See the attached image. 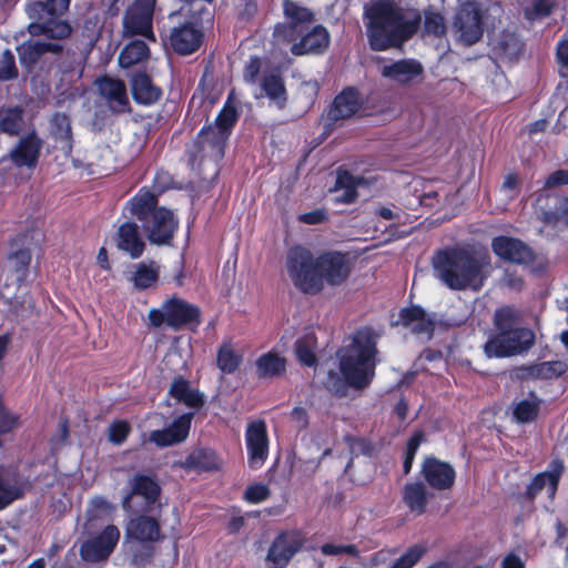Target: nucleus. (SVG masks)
<instances>
[{"label": "nucleus", "instance_id": "4d7b16f0", "mask_svg": "<svg viewBox=\"0 0 568 568\" xmlns=\"http://www.w3.org/2000/svg\"><path fill=\"white\" fill-rule=\"evenodd\" d=\"M245 499L252 504L264 501L270 496V490L264 484H255L245 490Z\"/></svg>", "mask_w": 568, "mask_h": 568}, {"label": "nucleus", "instance_id": "774afa93", "mask_svg": "<svg viewBox=\"0 0 568 568\" xmlns=\"http://www.w3.org/2000/svg\"><path fill=\"white\" fill-rule=\"evenodd\" d=\"M557 60L561 67H568V36L557 45Z\"/></svg>", "mask_w": 568, "mask_h": 568}, {"label": "nucleus", "instance_id": "58836bf2", "mask_svg": "<svg viewBox=\"0 0 568 568\" xmlns=\"http://www.w3.org/2000/svg\"><path fill=\"white\" fill-rule=\"evenodd\" d=\"M59 49L60 45H58L57 43L43 42L41 40L31 39L22 43L18 48V53L20 61L23 64L30 65L37 61V59L42 52H57Z\"/></svg>", "mask_w": 568, "mask_h": 568}, {"label": "nucleus", "instance_id": "37998d69", "mask_svg": "<svg viewBox=\"0 0 568 568\" xmlns=\"http://www.w3.org/2000/svg\"><path fill=\"white\" fill-rule=\"evenodd\" d=\"M155 204L154 195L146 190H141L130 202L128 209L131 214L136 215L140 220H146L151 212L153 211V206Z\"/></svg>", "mask_w": 568, "mask_h": 568}, {"label": "nucleus", "instance_id": "20e7f679", "mask_svg": "<svg viewBox=\"0 0 568 568\" xmlns=\"http://www.w3.org/2000/svg\"><path fill=\"white\" fill-rule=\"evenodd\" d=\"M285 21L277 26L274 38L277 42H294L291 50L295 55L314 52L320 47V26L314 24V14L293 1H283Z\"/></svg>", "mask_w": 568, "mask_h": 568}, {"label": "nucleus", "instance_id": "412c9836", "mask_svg": "<svg viewBox=\"0 0 568 568\" xmlns=\"http://www.w3.org/2000/svg\"><path fill=\"white\" fill-rule=\"evenodd\" d=\"M364 184L362 178H356L346 171H338L334 186L329 189V201L347 204L357 197V189Z\"/></svg>", "mask_w": 568, "mask_h": 568}, {"label": "nucleus", "instance_id": "4468645a", "mask_svg": "<svg viewBox=\"0 0 568 568\" xmlns=\"http://www.w3.org/2000/svg\"><path fill=\"white\" fill-rule=\"evenodd\" d=\"M245 442L248 454V464L252 468H260L268 455V437L263 420H254L247 425Z\"/></svg>", "mask_w": 568, "mask_h": 568}, {"label": "nucleus", "instance_id": "39448f33", "mask_svg": "<svg viewBox=\"0 0 568 568\" xmlns=\"http://www.w3.org/2000/svg\"><path fill=\"white\" fill-rule=\"evenodd\" d=\"M70 0L38 1L28 7L31 18L37 21L29 26L32 36H44L51 39H63L71 32L70 26L61 20V16L69 8Z\"/></svg>", "mask_w": 568, "mask_h": 568}, {"label": "nucleus", "instance_id": "1a4fd4ad", "mask_svg": "<svg viewBox=\"0 0 568 568\" xmlns=\"http://www.w3.org/2000/svg\"><path fill=\"white\" fill-rule=\"evenodd\" d=\"M534 333L528 328L516 327L499 333L485 344L488 357H507L528 349L534 344Z\"/></svg>", "mask_w": 568, "mask_h": 568}, {"label": "nucleus", "instance_id": "a19ab883", "mask_svg": "<svg viewBox=\"0 0 568 568\" xmlns=\"http://www.w3.org/2000/svg\"><path fill=\"white\" fill-rule=\"evenodd\" d=\"M149 55V48L144 41L135 40L128 43L119 55V64L121 68H130L143 61Z\"/></svg>", "mask_w": 568, "mask_h": 568}, {"label": "nucleus", "instance_id": "a18cd8bd", "mask_svg": "<svg viewBox=\"0 0 568 568\" xmlns=\"http://www.w3.org/2000/svg\"><path fill=\"white\" fill-rule=\"evenodd\" d=\"M538 409V400L535 397H530L515 404L513 415L518 423H528L536 418Z\"/></svg>", "mask_w": 568, "mask_h": 568}, {"label": "nucleus", "instance_id": "2eb2a0df", "mask_svg": "<svg viewBox=\"0 0 568 568\" xmlns=\"http://www.w3.org/2000/svg\"><path fill=\"white\" fill-rule=\"evenodd\" d=\"M303 542L304 537L300 531H286L278 535L267 552V561L273 564L271 568H284L302 548Z\"/></svg>", "mask_w": 568, "mask_h": 568}, {"label": "nucleus", "instance_id": "5fc2aeb1", "mask_svg": "<svg viewBox=\"0 0 568 568\" xmlns=\"http://www.w3.org/2000/svg\"><path fill=\"white\" fill-rule=\"evenodd\" d=\"M424 548L419 546L410 547L405 555L397 559L392 568H412L423 556Z\"/></svg>", "mask_w": 568, "mask_h": 568}, {"label": "nucleus", "instance_id": "603ef678", "mask_svg": "<svg viewBox=\"0 0 568 568\" xmlns=\"http://www.w3.org/2000/svg\"><path fill=\"white\" fill-rule=\"evenodd\" d=\"M564 372V366L558 362H544L531 369V374L542 378H551Z\"/></svg>", "mask_w": 568, "mask_h": 568}, {"label": "nucleus", "instance_id": "bb28decb", "mask_svg": "<svg viewBox=\"0 0 568 568\" xmlns=\"http://www.w3.org/2000/svg\"><path fill=\"white\" fill-rule=\"evenodd\" d=\"M160 538V526L158 521L151 517L139 516L130 519L125 529V541L134 539L136 541L146 542L155 541Z\"/></svg>", "mask_w": 568, "mask_h": 568}, {"label": "nucleus", "instance_id": "423d86ee", "mask_svg": "<svg viewBox=\"0 0 568 568\" xmlns=\"http://www.w3.org/2000/svg\"><path fill=\"white\" fill-rule=\"evenodd\" d=\"M285 268L296 288L315 294L320 288V257L304 246L288 250Z\"/></svg>", "mask_w": 568, "mask_h": 568}, {"label": "nucleus", "instance_id": "7c9ffc66", "mask_svg": "<svg viewBox=\"0 0 568 568\" xmlns=\"http://www.w3.org/2000/svg\"><path fill=\"white\" fill-rule=\"evenodd\" d=\"M359 106L361 100L357 91L354 89H346L335 98L328 112V118L332 120L347 119L354 115L358 111Z\"/></svg>", "mask_w": 568, "mask_h": 568}, {"label": "nucleus", "instance_id": "bf43d9fd", "mask_svg": "<svg viewBox=\"0 0 568 568\" xmlns=\"http://www.w3.org/2000/svg\"><path fill=\"white\" fill-rule=\"evenodd\" d=\"M14 58L10 51L2 53L0 60V80H9L16 77Z\"/></svg>", "mask_w": 568, "mask_h": 568}, {"label": "nucleus", "instance_id": "72a5a7b5", "mask_svg": "<svg viewBox=\"0 0 568 568\" xmlns=\"http://www.w3.org/2000/svg\"><path fill=\"white\" fill-rule=\"evenodd\" d=\"M494 54L499 59L511 60L521 51V42L515 33L503 32L490 39Z\"/></svg>", "mask_w": 568, "mask_h": 568}, {"label": "nucleus", "instance_id": "f704fd0d", "mask_svg": "<svg viewBox=\"0 0 568 568\" xmlns=\"http://www.w3.org/2000/svg\"><path fill=\"white\" fill-rule=\"evenodd\" d=\"M561 471L562 465L560 463H555L554 469L551 471H546L537 475L528 488L529 495L535 496L539 491L545 490L548 497L552 498L557 490V485Z\"/></svg>", "mask_w": 568, "mask_h": 568}, {"label": "nucleus", "instance_id": "0e129e2a", "mask_svg": "<svg viewBox=\"0 0 568 568\" xmlns=\"http://www.w3.org/2000/svg\"><path fill=\"white\" fill-rule=\"evenodd\" d=\"M561 184H568V170H558L551 173L545 181V187H554Z\"/></svg>", "mask_w": 568, "mask_h": 568}, {"label": "nucleus", "instance_id": "473e14b6", "mask_svg": "<svg viewBox=\"0 0 568 568\" xmlns=\"http://www.w3.org/2000/svg\"><path fill=\"white\" fill-rule=\"evenodd\" d=\"M118 247L136 258L143 253L144 243L141 240L138 227L133 223H124L118 233Z\"/></svg>", "mask_w": 568, "mask_h": 568}, {"label": "nucleus", "instance_id": "13d9d810", "mask_svg": "<svg viewBox=\"0 0 568 568\" xmlns=\"http://www.w3.org/2000/svg\"><path fill=\"white\" fill-rule=\"evenodd\" d=\"M52 130L54 134L60 139H69L70 136V121L65 114H55L52 118Z\"/></svg>", "mask_w": 568, "mask_h": 568}, {"label": "nucleus", "instance_id": "f8f14e48", "mask_svg": "<svg viewBox=\"0 0 568 568\" xmlns=\"http://www.w3.org/2000/svg\"><path fill=\"white\" fill-rule=\"evenodd\" d=\"M152 17L153 0H135L123 19L125 34H140L154 41Z\"/></svg>", "mask_w": 568, "mask_h": 568}, {"label": "nucleus", "instance_id": "338daca9", "mask_svg": "<svg viewBox=\"0 0 568 568\" xmlns=\"http://www.w3.org/2000/svg\"><path fill=\"white\" fill-rule=\"evenodd\" d=\"M500 566L501 568H525L523 559L514 552L507 554L503 558Z\"/></svg>", "mask_w": 568, "mask_h": 568}, {"label": "nucleus", "instance_id": "3c124183", "mask_svg": "<svg viewBox=\"0 0 568 568\" xmlns=\"http://www.w3.org/2000/svg\"><path fill=\"white\" fill-rule=\"evenodd\" d=\"M515 324V312L509 307L499 308L495 313V325L499 333L516 328Z\"/></svg>", "mask_w": 568, "mask_h": 568}, {"label": "nucleus", "instance_id": "680f3d73", "mask_svg": "<svg viewBox=\"0 0 568 568\" xmlns=\"http://www.w3.org/2000/svg\"><path fill=\"white\" fill-rule=\"evenodd\" d=\"M552 4L551 0H535L532 9L527 10L526 16L529 19L548 16L551 11Z\"/></svg>", "mask_w": 568, "mask_h": 568}, {"label": "nucleus", "instance_id": "e433bc0d", "mask_svg": "<svg viewBox=\"0 0 568 568\" xmlns=\"http://www.w3.org/2000/svg\"><path fill=\"white\" fill-rule=\"evenodd\" d=\"M132 94L136 102L151 104L160 98V91L152 83L146 74H135L132 78Z\"/></svg>", "mask_w": 568, "mask_h": 568}, {"label": "nucleus", "instance_id": "7ed1b4c3", "mask_svg": "<svg viewBox=\"0 0 568 568\" xmlns=\"http://www.w3.org/2000/svg\"><path fill=\"white\" fill-rule=\"evenodd\" d=\"M433 266L435 276L452 290L478 291L491 270L487 255L463 251L438 253Z\"/></svg>", "mask_w": 568, "mask_h": 568}, {"label": "nucleus", "instance_id": "09e8293b", "mask_svg": "<svg viewBox=\"0 0 568 568\" xmlns=\"http://www.w3.org/2000/svg\"><path fill=\"white\" fill-rule=\"evenodd\" d=\"M241 358L230 345H223L217 353V365L223 373H233L240 365Z\"/></svg>", "mask_w": 568, "mask_h": 568}, {"label": "nucleus", "instance_id": "ddd939ff", "mask_svg": "<svg viewBox=\"0 0 568 568\" xmlns=\"http://www.w3.org/2000/svg\"><path fill=\"white\" fill-rule=\"evenodd\" d=\"M381 74L392 83L400 87H412L424 78V67L415 59H402L381 68Z\"/></svg>", "mask_w": 568, "mask_h": 568}, {"label": "nucleus", "instance_id": "f257e3e1", "mask_svg": "<svg viewBox=\"0 0 568 568\" xmlns=\"http://www.w3.org/2000/svg\"><path fill=\"white\" fill-rule=\"evenodd\" d=\"M375 355L373 332L368 328L357 331L336 353L339 371L328 372L327 387L339 395H344L347 387H366L374 376Z\"/></svg>", "mask_w": 568, "mask_h": 568}, {"label": "nucleus", "instance_id": "5701e85b", "mask_svg": "<svg viewBox=\"0 0 568 568\" xmlns=\"http://www.w3.org/2000/svg\"><path fill=\"white\" fill-rule=\"evenodd\" d=\"M494 252L504 260L514 263H527L532 258V252L521 241L499 236L493 241Z\"/></svg>", "mask_w": 568, "mask_h": 568}, {"label": "nucleus", "instance_id": "c756f323", "mask_svg": "<svg viewBox=\"0 0 568 568\" xmlns=\"http://www.w3.org/2000/svg\"><path fill=\"white\" fill-rule=\"evenodd\" d=\"M402 324L410 328L417 335L430 337L434 329V322L428 317L424 310L417 306L405 308L400 312Z\"/></svg>", "mask_w": 568, "mask_h": 568}, {"label": "nucleus", "instance_id": "6e6d98bb", "mask_svg": "<svg viewBox=\"0 0 568 568\" xmlns=\"http://www.w3.org/2000/svg\"><path fill=\"white\" fill-rule=\"evenodd\" d=\"M130 433V426L126 422L118 420L109 427V439L115 445H121Z\"/></svg>", "mask_w": 568, "mask_h": 568}, {"label": "nucleus", "instance_id": "9d476101", "mask_svg": "<svg viewBox=\"0 0 568 568\" xmlns=\"http://www.w3.org/2000/svg\"><path fill=\"white\" fill-rule=\"evenodd\" d=\"M130 493L124 496L122 506L130 513L150 511L160 496V486L151 477L135 475L130 481Z\"/></svg>", "mask_w": 568, "mask_h": 568}, {"label": "nucleus", "instance_id": "9b49d317", "mask_svg": "<svg viewBox=\"0 0 568 568\" xmlns=\"http://www.w3.org/2000/svg\"><path fill=\"white\" fill-rule=\"evenodd\" d=\"M119 539V528L114 525H108L103 530L82 542L80 556L83 560L90 562L105 560L113 552Z\"/></svg>", "mask_w": 568, "mask_h": 568}, {"label": "nucleus", "instance_id": "b1692460", "mask_svg": "<svg viewBox=\"0 0 568 568\" xmlns=\"http://www.w3.org/2000/svg\"><path fill=\"white\" fill-rule=\"evenodd\" d=\"M165 303L169 326L179 328L185 325L199 324L200 312L195 306L180 298H171Z\"/></svg>", "mask_w": 568, "mask_h": 568}, {"label": "nucleus", "instance_id": "79ce46f5", "mask_svg": "<svg viewBox=\"0 0 568 568\" xmlns=\"http://www.w3.org/2000/svg\"><path fill=\"white\" fill-rule=\"evenodd\" d=\"M159 277V266L155 263H140L135 266L131 280L138 288H149L154 285Z\"/></svg>", "mask_w": 568, "mask_h": 568}, {"label": "nucleus", "instance_id": "a878e982", "mask_svg": "<svg viewBox=\"0 0 568 568\" xmlns=\"http://www.w3.org/2000/svg\"><path fill=\"white\" fill-rule=\"evenodd\" d=\"M296 358L300 364L314 367L317 364V328L314 326L307 327L296 339L294 345Z\"/></svg>", "mask_w": 568, "mask_h": 568}, {"label": "nucleus", "instance_id": "393cba45", "mask_svg": "<svg viewBox=\"0 0 568 568\" xmlns=\"http://www.w3.org/2000/svg\"><path fill=\"white\" fill-rule=\"evenodd\" d=\"M101 97L115 112L125 110L129 100L125 85L122 81L112 78H102L97 81Z\"/></svg>", "mask_w": 568, "mask_h": 568}, {"label": "nucleus", "instance_id": "4be33fe9", "mask_svg": "<svg viewBox=\"0 0 568 568\" xmlns=\"http://www.w3.org/2000/svg\"><path fill=\"white\" fill-rule=\"evenodd\" d=\"M202 42V32L193 24L187 23L176 27L171 31V47L180 54H191L196 51Z\"/></svg>", "mask_w": 568, "mask_h": 568}, {"label": "nucleus", "instance_id": "8fccbe9b", "mask_svg": "<svg viewBox=\"0 0 568 568\" xmlns=\"http://www.w3.org/2000/svg\"><path fill=\"white\" fill-rule=\"evenodd\" d=\"M424 29L426 32L440 36L445 32L446 26L440 13L428 11L425 13Z\"/></svg>", "mask_w": 568, "mask_h": 568}, {"label": "nucleus", "instance_id": "f3484780", "mask_svg": "<svg viewBox=\"0 0 568 568\" xmlns=\"http://www.w3.org/2000/svg\"><path fill=\"white\" fill-rule=\"evenodd\" d=\"M353 268L352 258L339 252L322 254V281L329 285H339L349 276Z\"/></svg>", "mask_w": 568, "mask_h": 568}, {"label": "nucleus", "instance_id": "cd10ccee", "mask_svg": "<svg viewBox=\"0 0 568 568\" xmlns=\"http://www.w3.org/2000/svg\"><path fill=\"white\" fill-rule=\"evenodd\" d=\"M260 91H255V98L267 97L271 103L277 108H283L286 102V90L278 72H265L262 77Z\"/></svg>", "mask_w": 568, "mask_h": 568}, {"label": "nucleus", "instance_id": "6e6552de", "mask_svg": "<svg viewBox=\"0 0 568 568\" xmlns=\"http://www.w3.org/2000/svg\"><path fill=\"white\" fill-rule=\"evenodd\" d=\"M236 121L234 108L225 105L215 120L214 125L203 129L199 136V144L203 152L213 158L223 155V146L230 129Z\"/></svg>", "mask_w": 568, "mask_h": 568}, {"label": "nucleus", "instance_id": "49530a36", "mask_svg": "<svg viewBox=\"0 0 568 568\" xmlns=\"http://www.w3.org/2000/svg\"><path fill=\"white\" fill-rule=\"evenodd\" d=\"M20 416L8 409L0 402V448L3 447V436L11 434L20 427Z\"/></svg>", "mask_w": 568, "mask_h": 568}, {"label": "nucleus", "instance_id": "f03ea898", "mask_svg": "<svg viewBox=\"0 0 568 568\" xmlns=\"http://www.w3.org/2000/svg\"><path fill=\"white\" fill-rule=\"evenodd\" d=\"M365 17L369 44L375 51L399 47L416 30L415 21L407 19L403 10L389 0L372 3Z\"/></svg>", "mask_w": 568, "mask_h": 568}, {"label": "nucleus", "instance_id": "052dcab7", "mask_svg": "<svg viewBox=\"0 0 568 568\" xmlns=\"http://www.w3.org/2000/svg\"><path fill=\"white\" fill-rule=\"evenodd\" d=\"M112 509L111 503L102 496H95L90 500L89 514L91 517L110 514Z\"/></svg>", "mask_w": 568, "mask_h": 568}, {"label": "nucleus", "instance_id": "2f4dec72", "mask_svg": "<svg viewBox=\"0 0 568 568\" xmlns=\"http://www.w3.org/2000/svg\"><path fill=\"white\" fill-rule=\"evenodd\" d=\"M286 358L277 352L262 354L255 363L256 374L263 378H274L286 371Z\"/></svg>", "mask_w": 568, "mask_h": 568}, {"label": "nucleus", "instance_id": "4c0bfd02", "mask_svg": "<svg viewBox=\"0 0 568 568\" xmlns=\"http://www.w3.org/2000/svg\"><path fill=\"white\" fill-rule=\"evenodd\" d=\"M26 125L23 110L19 106L0 108V131L10 135L18 134Z\"/></svg>", "mask_w": 568, "mask_h": 568}, {"label": "nucleus", "instance_id": "69168bd1", "mask_svg": "<svg viewBox=\"0 0 568 568\" xmlns=\"http://www.w3.org/2000/svg\"><path fill=\"white\" fill-rule=\"evenodd\" d=\"M261 62L257 58H252L244 69V80L246 82H253L260 71Z\"/></svg>", "mask_w": 568, "mask_h": 568}, {"label": "nucleus", "instance_id": "0eeeda50", "mask_svg": "<svg viewBox=\"0 0 568 568\" xmlns=\"http://www.w3.org/2000/svg\"><path fill=\"white\" fill-rule=\"evenodd\" d=\"M454 36L470 45L480 40L484 32L483 10L475 0L460 1L452 24Z\"/></svg>", "mask_w": 568, "mask_h": 568}, {"label": "nucleus", "instance_id": "aec40b11", "mask_svg": "<svg viewBox=\"0 0 568 568\" xmlns=\"http://www.w3.org/2000/svg\"><path fill=\"white\" fill-rule=\"evenodd\" d=\"M423 474L426 481L438 490L450 488L456 476L454 468L449 464L436 458H427L424 462Z\"/></svg>", "mask_w": 568, "mask_h": 568}, {"label": "nucleus", "instance_id": "de8ad7c7", "mask_svg": "<svg viewBox=\"0 0 568 568\" xmlns=\"http://www.w3.org/2000/svg\"><path fill=\"white\" fill-rule=\"evenodd\" d=\"M31 261V254L28 250H18L12 252L7 262V267L9 271L16 273V277L18 281H21L24 276V272L27 266Z\"/></svg>", "mask_w": 568, "mask_h": 568}, {"label": "nucleus", "instance_id": "c9c22d12", "mask_svg": "<svg viewBox=\"0 0 568 568\" xmlns=\"http://www.w3.org/2000/svg\"><path fill=\"white\" fill-rule=\"evenodd\" d=\"M170 394L176 400L189 407H201L203 405V396L200 392L192 388L187 381L179 377L173 381L170 387Z\"/></svg>", "mask_w": 568, "mask_h": 568}, {"label": "nucleus", "instance_id": "dca6fc26", "mask_svg": "<svg viewBox=\"0 0 568 568\" xmlns=\"http://www.w3.org/2000/svg\"><path fill=\"white\" fill-rule=\"evenodd\" d=\"M178 226L173 212L164 207L154 209L145 220L149 240L155 244L168 243Z\"/></svg>", "mask_w": 568, "mask_h": 568}, {"label": "nucleus", "instance_id": "a211bd4d", "mask_svg": "<svg viewBox=\"0 0 568 568\" xmlns=\"http://www.w3.org/2000/svg\"><path fill=\"white\" fill-rule=\"evenodd\" d=\"M40 150V141L34 134H29L21 139L19 144L11 151L9 158H3L0 161V171L6 169L8 164H16L17 166H32L34 165Z\"/></svg>", "mask_w": 568, "mask_h": 568}, {"label": "nucleus", "instance_id": "c85d7f7f", "mask_svg": "<svg viewBox=\"0 0 568 568\" xmlns=\"http://www.w3.org/2000/svg\"><path fill=\"white\" fill-rule=\"evenodd\" d=\"M23 491L21 477L13 470L0 468V510L20 498Z\"/></svg>", "mask_w": 568, "mask_h": 568}, {"label": "nucleus", "instance_id": "e2e57ef3", "mask_svg": "<svg viewBox=\"0 0 568 568\" xmlns=\"http://www.w3.org/2000/svg\"><path fill=\"white\" fill-rule=\"evenodd\" d=\"M149 321L155 327L162 325L163 323L168 324L166 303H163L161 308H152L149 312Z\"/></svg>", "mask_w": 568, "mask_h": 568}, {"label": "nucleus", "instance_id": "c03bdc74", "mask_svg": "<svg viewBox=\"0 0 568 568\" xmlns=\"http://www.w3.org/2000/svg\"><path fill=\"white\" fill-rule=\"evenodd\" d=\"M191 355V339L186 336H180L175 338L174 342L172 343L170 351L168 353V358L176 367H184Z\"/></svg>", "mask_w": 568, "mask_h": 568}, {"label": "nucleus", "instance_id": "6ab92c4d", "mask_svg": "<svg viewBox=\"0 0 568 568\" xmlns=\"http://www.w3.org/2000/svg\"><path fill=\"white\" fill-rule=\"evenodd\" d=\"M192 418L191 413L181 415L168 428L152 432L150 440L161 447L183 442L189 435Z\"/></svg>", "mask_w": 568, "mask_h": 568}, {"label": "nucleus", "instance_id": "864d4df0", "mask_svg": "<svg viewBox=\"0 0 568 568\" xmlns=\"http://www.w3.org/2000/svg\"><path fill=\"white\" fill-rule=\"evenodd\" d=\"M423 439H424V435L418 432V433H415L408 440L407 447H406L405 459H404L405 474L409 473L413 462H414V458H415V454H416L420 443L423 442Z\"/></svg>", "mask_w": 568, "mask_h": 568}, {"label": "nucleus", "instance_id": "ea45409f", "mask_svg": "<svg viewBox=\"0 0 568 568\" xmlns=\"http://www.w3.org/2000/svg\"><path fill=\"white\" fill-rule=\"evenodd\" d=\"M404 501L410 511L420 515L427 504L426 487L420 483L408 484L404 488Z\"/></svg>", "mask_w": 568, "mask_h": 568}]
</instances>
